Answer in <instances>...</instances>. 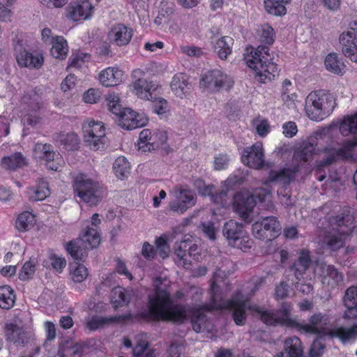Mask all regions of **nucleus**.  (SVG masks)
Instances as JSON below:
<instances>
[{"label": "nucleus", "instance_id": "f257e3e1", "mask_svg": "<svg viewBox=\"0 0 357 357\" xmlns=\"http://www.w3.org/2000/svg\"><path fill=\"white\" fill-rule=\"evenodd\" d=\"M211 303L200 305L193 312L191 324L196 333H211L213 331V324L204 312L219 309H231L234 321L238 326L245 324L247 318L246 310L257 312L260 319L266 325L292 326L294 324L290 317L292 310L290 303H282L278 310H265L257 305H250V297L243 294L241 291H238L231 299L225 300L215 281L211 282Z\"/></svg>", "mask_w": 357, "mask_h": 357}, {"label": "nucleus", "instance_id": "f03ea898", "mask_svg": "<svg viewBox=\"0 0 357 357\" xmlns=\"http://www.w3.org/2000/svg\"><path fill=\"white\" fill-rule=\"evenodd\" d=\"M170 284L166 278H155L154 293L149 296V312L153 319L181 324L188 318L187 309L183 305L174 303L168 289Z\"/></svg>", "mask_w": 357, "mask_h": 357}, {"label": "nucleus", "instance_id": "7ed1b4c3", "mask_svg": "<svg viewBox=\"0 0 357 357\" xmlns=\"http://www.w3.org/2000/svg\"><path fill=\"white\" fill-rule=\"evenodd\" d=\"M340 131L344 136H349L351 134L357 135V114L345 117L340 125ZM356 146L357 137H356L353 140L344 141L341 147L336 148L333 145L326 146L323 149L324 156L319 162L318 167L328 166L337 160L350 157L352 150Z\"/></svg>", "mask_w": 357, "mask_h": 357}, {"label": "nucleus", "instance_id": "20e7f679", "mask_svg": "<svg viewBox=\"0 0 357 357\" xmlns=\"http://www.w3.org/2000/svg\"><path fill=\"white\" fill-rule=\"evenodd\" d=\"M273 59L266 45L247 47L243 54L245 63L257 73L263 82L266 79L271 81L278 75V65Z\"/></svg>", "mask_w": 357, "mask_h": 357}, {"label": "nucleus", "instance_id": "39448f33", "mask_svg": "<svg viewBox=\"0 0 357 357\" xmlns=\"http://www.w3.org/2000/svg\"><path fill=\"white\" fill-rule=\"evenodd\" d=\"M351 218L342 215L331 217L328 227L321 237L319 245L321 249L329 252H336L344 246L346 238L351 229L349 225Z\"/></svg>", "mask_w": 357, "mask_h": 357}, {"label": "nucleus", "instance_id": "423d86ee", "mask_svg": "<svg viewBox=\"0 0 357 357\" xmlns=\"http://www.w3.org/2000/svg\"><path fill=\"white\" fill-rule=\"evenodd\" d=\"M336 106L335 98L333 94L324 90L312 91L305 99V112L307 116L313 121H320L328 116Z\"/></svg>", "mask_w": 357, "mask_h": 357}, {"label": "nucleus", "instance_id": "0eeeda50", "mask_svg": "<svg viewBox=\"0 0 357 357\" xmlns=\"http://www.w3.org/2000/svg\"><path fill=\"white\" fill-rule=\"evenodd\" d=\"M255 197L261 203L263 209L268 211H274L275 207L270 190L262 188L256 189L254 195H237L234 197V211L243 220H248L250 214L253 211L257 203Z\"/></svg>", "mask_w": 357, "mask_h": 357}, {"label": "nucleus", "instance_id": "6e6552de", "mask_svg": "<svg viewBox=\"0 0 357 357\" xmlns=\"http://www.w3.org/2000/svg\"><path fill=\"white\" fill-rule=\"evenodd\" d=\"M73 186L79 199L90 206H96L104 195L102 187L83 173L74 176Z\"/></svg>", "mask_w": 357, "mask_h": 357}, {"label": "nucleus", "instance_id": "1a4fd4ad", "mask_svg": "<svg viewBox=\"0 0 357 357\" xmlns=\"http://www.w3.org/2000/svg\"><path fill=\"white\" fill-rule=\"evenodd\" d=\"M119 96H113V120L121 128L131 130L145 126L149 118L144 113H138L129 107H122Z\"/></svg>", "mask_w": 357, "mask_h": 357}, {"label": "nucleus", "instance_id": "9d476101", "mask_svg": "<svg viewBox=\"0 0 357 357\" xmlns=\"http://www.w3.org/2000/svg\"><path fill=\"white\" fill-rule=\"evenodd\" d=\"M170 195L173 197V199L169 203V208L177 213H184L197 203L196 194L187 187L175 186L170 191Z\"/></svg>", "mask_w": 357, "mask_h": 357}, {"label": "nucleus", "instance_id": "9b49d317", "mask_svg": "<svg viewBox=\"0 0 357 357\" xmlns=\"http://www.w3.org/2000/svg\"><path fill=\"white\" fill-rule=\"evenodd\" d=\"M84 141L92 150L103 149L106 143L105 129L100 121L93 119L86 121L82 126Z\"/></svg>", "mask_w": 357, "mask_h": 357}, {"label": "nucleus", "instance_id": "f8f14e48", "mask_svg": "<svg viewBox=\"0 0 357 357\" xmlns=\"http://www.w3.org/2000/svg\"><path fill=\"white\" fill-rule=\"evenodd\" d=\"M343 54L357 62V21L349 23L347 30L339 36Z\"/></svg>", "mask_w": 357, "mask_h": 357}, {"label": "nucleus", "instance_id": "ddd939ff", "mask_svg": "<svg viewBox=\"0 0 357 357\" xmlns=\"http://www.w3.org/2000/svg\"><path fill=\"white\" fill-rule=\"evenodd\" d=\"M33 155L37 159L44 160L46 167L53 171H59L63 164L61 155L48 144L37 143L33 149Z\"/></svg>", "mask_w": 357, "mask_h": 357}, {"label": "nucleus", "instance_id": "4468645a", "mask_svg": "<svg viewBox=\"0 0 357 357\" xmlns=\"http://www.w3.org/2000/svg\"><path fill=\"white\" fill-rule=\"evenodd\" d=\"M233 80L220 70L215 69L207 72L202 78L200 84L213 91L221 89H229L233 86Z\"/></svg>", "mask_w": 357, "mask_h": 357}, {"label": "nucleus", "instance_id": "2eb2a0df", "mask_svg": "<svg viewBox=\"0 0 357 357\" xmlns=\"http://www.w3.org/2000/svg\"><path fill=\"white\" fill-rule=\"evenodd\" d=\"M242 162L255 169H261L265 164L264 151L261 142H257L251 146L243 149L241 154Z\"/></svg>", "mask_w": 357, "mask_h": 357}, {"label": "nucleus", "instance_id": "dca6fc26", "mask_svg": "<svg viewBox=\"0 0 357 357\" xmlns=\"http://www.w3.org/2000/svg\"><path fill=\"white\" fill-rule=\"evenodd\" d=\"M93 4L89 0H77L66 8V17L77 22L86 20L91 16Z\"/></svg>", "mask_w": 357, "mask_h": 357}, {"label": "nucleus", "instance_id": "f3484780", "mask_svg": "<svg viewBox=\"0 0 357 357\" xmlns=\"http://www.w3.org/2000/svg\"><path fill=\"white\" fill-rule=\"evenodd\" d=\"M6 339L17 347H24L29 341L30 336L20 326L13 323H6L4 326Z\"/></svg>", "mask_w": 357, "mask_h": 357}, {"label": "nucleus", "instance_id": "a211bd4d", "mask_svg": "<svg viewBox=\"0 0 357 357\" xmlns=\"http://www.w3.org/2000/svg\"><path fill=\"white\" fill-rule=\"evenodd\" d=\"M343 275L333 265H321V281L328 289H333L343 282Z\"/></svg>", "mask_w": 357, "mask_h": 357}, {"label": "nucleus", "instance_id": "6ab92c4d", "mask_svg": "<svg viewBox=\"0 0 357 357\" xmlns=\"http://www.w3.org/2000/svg\"><path fill=\"white\" fill-rule=\"evenodd\" d=\"M298 169V165H294L293 167H284L279 171L271 170L263 184L267 185L268 183L273 182L289 184L294 179Z\"/></svg>", "mask_w": 357, "mask_h": 357}, {"label": "nucleus", "instance_id": "aec40b11", "mask_svg": "<svg viewBox=\"0 0 357 357\" xmlns=\"http://www.w3.org/2000/svg\"><path fill=\"white\" fill-rule=\"evenodd\" d=\"M16 60L17 63L22 67L35 69L40 68L44 63V58L42 54H33L25 50L19 51L16 55Z\"/></svg>", "mask_w": 357, "mask_h": 357}, {"label": "nucleus", "instance_id": "412c9836", "mask_svg": "<svg viewBox=\"0 0 357 357\" xmlns=\"http://www.w3.org/2000/svg\"><path fill=\"white\" fill-rule=\"evenodd\" d=\"M133 90L135 95L144 100H152L153 93L156 91L158 85L152 81L138 78L133 84Z\"/></svg>", "mask_w": 357, "mask_h": 357}, {"label": "nucleus", "instance_id": "4be33fe9", "mask_svg": "<svg viewBox=\"0 0 357 357\" xmlns=\"http://www.w3.org/2000/svg\"><path fill=\"white\" fill-rule=\"evenodd\" d=\"M328 322V317L321 312L314 313L310 317L309 324L302 325L300 330L312 334L319 333Z\"/></svg>", "mask_w": 357, "mask_h": 357}, {"label": "nucleus", "instance_id": "5701e85b", "mask_svg": "<svg viewBox=\"0 0 357 357\" xmlns=\"http://www.w3.org/2000/svg\"><path fill=\"white\" fill-rule=\"evenodd\" d=\"M222 234L230 245L234 244L245 231L241 223L230 220L225 223Z\"/></svg>", "mask_w": 357, "mask_h": 357}, {"label": "nucleus", "instance_id": "b1692460", "mask_svg": "<svg viewBox=\"0 0 357 357\" xmlns=\"http://www.w3.org/2000/svg\"><path fill=\"white\" fill-rule=\"evenodd\" d=\"M133 36V30L123 24L113 28V43L119 47L128 45Z\"/></svg>", "mask_w": 357, "mask_h": 357}, {"label": "nucleus", "instance_id": "393cba45", "mask_svg": "<svg viewBox=\"0 0 357 357\" xmlns=\"http://www.w3.org/2000/svg\"><path fill=\"white\" fill-rule=\"evenodd\" d=\"M171 89L177 97L183 98L190 89L188 76L184 73L176 74L172 78Z\"/></svg>", "mask_w": 357, "mask_h": 357}, {"label": "nucleus", "instance_id": "a878e982", "mask_svg": "<svg viewBox=\"0 0 357 357\" xmlns=\"http://www.w3.org/2000/svg\"><path fill=\"white\" fill-rule=\"evenodd\" d=\"M91 248L77 238L70 241L66 245V250L71 257L77 261H84L88 256V250Z\"/></svg>", "mask_w": 357, "mask_h": 357}, {"label": "nucleus", "instance_id": "bb28decb", "mask_svg": "<svg viewBox=\"0 0 357 357\" xmlns=\"http://www.w3.org/2000/svg\"><path fill=\"white\" fill-rule=\"evenodd\" d=\"M214 50L218 57L222 60L227 59L232 52L234 39L229 36H223L213 42Z\"/></svg>", "mask_w": 357, "mask_h": 357}, {"label": "nucleus", "instance_id": "cd10ccee", "mask_svg": "<svg viewBox=\"0 0 357 357\" xmlns=\"http://www.w3.org/2000/svg\"><path fill=\"white\" fill-rule=\"evenodd\" d=\"M27 192L33 202L44 200L50 194L48 183L43 178L38 180L36 187L29 188Z\"/></svg>", "mask_w": 357, "mask_h": 357}, {"label": "nucleus", "instance_id": "c85d7f7f", "mask_svg": "<svg viewBox=\"0 0 357 357\" xmlns=\"http://www.w3.org/2000/svg\"><path fill=\"white\" fill-rule=\"evenodd\" d=\"M112 324V317H102L98 315L89 316L86 317L84 327L89 331H95L102 329Z\"/></svg>", "mask_w": 357, "mask_h": 357}, {"label": "nucleus", "instance_id": "c756f323", "mask_svg": "<svg viewBox=\"0 0 357 357\" xmlns=\"http://www.w3.org/2000/svg\"><path fill=\"white\" fill-rule=\"evenodd\" d=\"M331 335L337 337L343 344L354 342L357 338V325H353L349 328H335L331 331Z\"/></svg>", "mask_w": 357, "mask_h": 357}, {"label": "nucleus", "instance_id": "7c9ffc66", "mask_svg": "<svg viewBox=\"0 0 357 357\" xmlns=\"http://www.w3.org/2000/svg\"><path fill=\"white\" fill-rule=\"evenodd\" d=\"M260 220L264 228L267 231L270 241L276 238L281 234L282 225L278 218L266 216L261 218Z\"/></svg>", "mask_w": 357, "mask_h": 357}, {"label": "nucleus", "instance_id": "2f4dec72", "mask_svg": "<svg viewBox=\"0 0 357 357\" xmlns=\"http://www.w3.org/2000/svg\"><path fill=\"white\" fill-rule=\"evenodd\" d=\"M291 0H264V7L268 13L275 16H283L287 13L286 5Z\"/></svg>", "mask_w": 357, "mask_h": 357}, {"label": "nucleus", "instance_id": "473e14b6", "mask_svg": "<svg viewBox=\"0 0 357 357\" xmlns=\"http://www.w3.org/2000/svg\"><path fill=\"white\" fill-rule=\"evenodd\" d=\"M284 350L287 353V357H303L301 342L296 336L285 340Z\"/></svg>", "mask_w": 357, "mask_h": 357}, {"label": "nucleus", "instance_id": "72a5a7b5", "mask_svg": "<svg viewBox=\"0 0 357 357\" xmlns=\"http://www.w3.org/2000/svg\"><path fill=\"white\" fill-rule=\"evenodd\" d=\"M26 164V158L21 153H15L11 155L3 157L1 161L2 167L8 170H15Z\"/></svg>", "mask_w": 357, "mask_h": 357}, {"label": "nucleus", "instance_id": "f704fd0d", "mask_svg": "<svg viewBox=\"0 0 357 357\" xmlns=\"http://www.w3.org/2000/svg\"><path fill=\"white\" fill-rule=\"evenodd\" d=\"M326 68L332 73L342 75L344 72V64L335 53L329 54L325 59Z\"/></svg>", "mask_w": 357, "mask_h": 357}, {"label": "nucleus", "instance_id": "c9c22d12", "mask_svg": "<svg viewBox=\"0 0 357 357\" xmlns=\"http://www.w3.org/2000/svg\"><path fill=\"white\" fill-rule=\"evenodd\" d=\"M15 295L13 289L8 285L0 286V307L9 310L13 307Z\"/></svg>", "mask_w": 357, "mask_h": 357}, {"label": "nucleus", "instance_id": "e433bc0d", "mask_svg": "<svg viewBox=\"0 0 357 357\" xmlns=\"http://www.w3.org/2000/svg\"><path fill=\"white\" fill-rule=\"evenodd\" d=\"M51 54L56 59H64L68 52L67 41L62 36L54 37L52 43Z\"/></svg>", "mask_w": 357, "mask_h": 357}, {"label": "nucleus", "instance_id": "4c0bfd02", "mask_svg": "<svg viewBox=\"0 0 357 357\" xmlns=\"http://www.w3.org/2000/svg\"><path fill=\"white\" fill-rule=\"evenodd\" d=\"M77 239L82 241L84 244L87 245L88 248L93 249L100 244V236L96 229L87 226L85 232Z\"/></svg>", "mask_w": 357, "mask_h": 357}, {"label": "nucleus", "instance_id": "58836bf2", "mask_svg": "<svg viewBox=\"0 0 357 357\" xmlns=\"http://www.w3.org/2000/svg\"><path fill=\"white\" fill-rule=\"evenodd\" d=\"M89 276L87 268L79 263H73L70 265V280L75 283H81Z\"/></svg>", "mask_w": 357, "mask_h": 357}, {"label": "nucleus", "instance_id": "ea45409f", "mask_svg": "<svg viewBox=\"0 0 357 357\" xmlns=\"http://www.w3.org/2000/svg\"><path fill=\"white\" fill-rule=\"evenodd\" d=\"M113 172L116 176L123 180L130 174V163L124 156L117 158L113 163Z\"/></svg>", "mask_w": 357, "mask_h": 357}, {"label": "nucleus", "instance_id": "a19ab883", "mask_svg": "<svg viewBox=\"0 0 357 357\" xmlns=\"http://www.w3.org/2000/svg\"><path fill=\"white\" fill-rule=\"evenodd\" d=\"M56 141L63 145L66 149H76L79 144V137L75 132L60 133L56 137Z\"/></svg>", "mask_w": 357, "mask_h": 357}, {"label": "nucleus", "instance_id": "79ce46f5", "mask_svg": "<svg viewBox=\"0 0 357 357\" xmlns=\"http://www.w3.org/2000/svg\"><path fill=\"white\" fill-rule=\"evenodd\" d=\"M36 222L35 216L30 212L25 211L21 213L16 220V228L20 231L29 230Z\"/></svg>", "mask_w": 357, "mask_h": 357}, {"label": "nucleus", "instance_id": "37998d69", "mask_svg": "<svg viewBox=\"0 0 357 357\" xmlns=\"http://www.w3.org/2000/svg\"><path fill=\"white\" fill-rule=\"evenodd\" d=\"M188 245L189 238H187L177 243L175 249V255L177 258L176 262L178 264L183 266V267H188L190 265V262L188 259V255L186 253Z\"/></svg>", "mask_w": 357, "mask_h": 357}, {"label": "nucleus", "instance_id": "c03bdc74", "mask_svg": "<svg viewBox=\"0 0 357 357\" xmlns=\"http://www.w3.org/2000/svg\"><path fill=\"white\" fill-rule=\"evenodd\" d=\"M130 299V294L124 288L118 287L113 289V304L115 307L127 305Z\"/></svg>", "mask_w": 357, "mask_h": 357}, {"label": "nucleus", "instance_id": "a18cd8bd", "mask_svg": "<svg viewBox=\"0 0 357 357\" xmlns=\"http://www.w3.org/2000/svg\"><path fill=\"white\" fill-rule=\"evenodd\" d=\"M260 40L265 45H271L275 41V33L274 29L268 24H262L259 29Z\"/></svg>", "mask_w": 357, "mask_h": 357}, {"label": "nucleus", "instance_id": "49530a36", "mask_svg": "<svg viewBox=\"0 0 357 357\" xmlns=\"http://www.w3.org/2000/svg\"><path fill=\"white\" fill-rule=\"evenodd\" d=\"M167 141V135L163 131L151 132V139L149 142L148 151L160 148Z\"/></svg>", "mask_w": 357, "mask_h": 357}, {"label": "nucleus", "instance_id": "de8ad7c7", "mask_svg": "<svg viewBox=\"0 0 357 357\" xmlns=\"http://www.w3.org/2000/svg\"><path fill=\"white\" fill-rule=\"evenodd\" d=\"M193 184L194 187L202 197L208 196L211 198L216 188L213 185H206L205 182L200 178L195 179Z\"/></svg>", "mask_w": 357, "mask_h": 357}, {"label": "nucleus", "instance_id": "09e8293b", "mask_svg": "<svg viewBox=\"0 0 357 357\" xmlns=\"http://www.w3.org/2000/svg\"><path fill=\"white\" fill-rule=\"evenodd\" d=\"M153 102V110L158 115L167 113L169 110L167 101L162 98H157L153 96V98L151 100Z\"/></svg>", "mask_w": 357, "mask_h": 357}, {"label": "nucleus", "instance_id": "8fccbe9b", "mask_svg": "<svg viewBox=\"0 0 357 357\" xmlns=\"http://www.w3.org/2000/svg\"><path fill=\"white\" fill-rule=\"evenodd\" d=\"M252 125L260 137H265L270 131V125L267 119L257 118L253 120Z\"/></svg>", "mask_w": 357, "mask_h": 357}, {"label": "nucleus", "instance_id": "3c124183", "mask_svg": "<svg viewBox=\"0 0 357 357\" xmlns=\"http://www.w3.org/2000/svg\"><path fill=\"white\" fill-rule=\"evenodd\" d=\"M151 139V130L149 129L142 130L139 135V139L137 142L138 149L144 152L148 151L149 148V142Z\"/></svg>", "mask_w": 357, "mask_h": 357}, {"label": "nucleus", "instance_id": "603ef678", "mask_svg": "<svg viewBox=\"0 0 357 357\" xmlns=\"http://www.w3.org/2000/svg\"><path fill=\"white\" fill-rule=\"evenodd\" d=\"M211 201L216 205L224 207L228 201L227 192L223 189H215L213 195L211 197Z\"/></svg>", "mask_w": 357, "mask_h": 357}, {"label": "nucleus", "instance_id": "864d4df0", "mask_svg": "<svg viewBox=\"0 0 357 357\" xmlns=\"http://www.w3.org/2000/svg\"><path fill=\"white\" fill-rule=\"evenodd\" d=\"M252 231L253 236L256 238H257L259 240L264 241H270V238L268 237L267 231L264 228L263 224H262L261 220L255 222L252 225Z\"/></svg>", "mask_w": 357, "mask_h": 357}, {"label": "nucleus", "instance_id": "5fc2aeb1", "mask_svg": "<svg viewBox=\"0 0 357 357\" xmlns=\"http://www.w3.org/2000/svg\"><path fill=\"white\" fill-rule=\"evenodd\" d=\"M314 147L310 143L304 145L301 150L297 151L294 157L296 160L307 162L308 161L312 155L314 154Z\"/></svg>", "mask_w": 357, "mask_h": 357}, {"label": "nucleus", "instance_id": "6e6d98bb", "mask_svg": "<svg viewBox=\"0 0 357 357\" xmlns=\"http://www.w3.org/2000/svg\"><path fill=\"white\" fill-rule=\"evenodd\" d=\"M254 242L249 236L243 234L234 244L230 245L244 252H248L253 246Z\"/></svg>", "mask_w": 357, "mask_h": 357}, {"label": "nucleus", "instance_id": "4d7b16f0", "mask_svg": "<svg viewBox=\"0 0 357 357\" xmlns=\"http://www.w3.org/2000/svg\"><path fill=\"white\" fill-rule=\"evenodd\" d=\"M343 302L345 306H357V287H349L344 294Z\"/></svg>", "mask_w": 357, "mask_h": 357}, {"label": "nucleus", "instance_id": "13d9d810", "mask_svg": "<svg viewBox=\"0 0 357 357\" xmlns=\"http://www.w3.org/2000/svg\"><path fill=\"white\" fill-rule=\"evenodd\" d=\"M35 262L33 260L26 261L20 273L19 277L21 280H26L32 278L35 273Z\"/></svg>", "mask_w": 357, "mask_h": 357}, {"label": "nucleus", "instance_id": "bf43d9fd", "mask_svg": "<svg viewBox=\"0 0 357 357\" xmlns=\"http://www.w3.org/2000/svg\"><path fill=\"white\" fill-rule=\"evenodd\" d=\"M112 68L109 67L100 71L98 75L100 84L105 87L112 86Z\"/></svg>", "mask_w": 357, "mask_h": 357}, {"label": "nucleus", "instance_id": "052dcab7", "mask_svg": "<svg viewBox=\"0 0 357 357\" xmlns=\"http://www.w3.org/2000/svg\"><path fill=\"white\" fill-rule=\"evenodd\" d=\"M126 79L125 68L120 66L113 67V86H117Z\"/></svg>", "mask_w": 357, "mask_h": 357}, {"label": "nucleus", "instance_id": "680f3d73", "mask_svg": "<svg viewBox=\"0 0 357 357\" xmlns=\"http://www.w3.org/2000/svg\"><path fill=\"white\" fill-rule=\"evenodd\" d=\"M115 261H116L115 272L121 275L125 276L128 280H132L133 278L132 275L128 271L126 263L119 258H116L115 259Z\"/></svg>", "mask_w": 357, "mask_h": 357}, {"label": "nucleus", "instance_id": "e2e57ef3", "mask_svg": "<svg viewBox=\"0 0 357 357\" xmlns=\"http://www.w3.org/2000/svg\"><path fill=\"white\" fill-rule=\"evenodd\" d=\"M174 5L172 3L167 1H161L159 6L158 13L163 17L165 20H168L169 16L174 13Z\"/></svg>", "mask_w": 357, "mask_h": 357}, {"label": "nucleus", "instance_id": "0e129e2a", "mask_svg": "<svg viewBox=\"0 0 357 357\" xmlns=\"http://www.w3.org/2000/svg\"><path fill=\"white\" fill-rule=\"evenodd\" d=\"M50 260L52 268L59 273H61L66 266V261L65 258L62 257L51 255L50 256Z\"/></svg>", "mask_w": 357, "mask_h": 357}, {"label": "nucleus", "instance_id": "69168bd1", "mask_svg": "<svg viewBox=\"0 0 357 357\" xmlns=\"http://www.w3.org/2000/svg\"><path fill=\"white\" fill-rule=\"evenodd\" d=\"M155 244L160 256L162 258L168 257L170 250L167 241L163 237H160L156 239Z\"/></svg>", "mask_w": 357, "mask_h": 357}, {"label": "nucleus", "instance_id": "338daca9", "mask_svg": "<svg viewBox=\"0 0 357 357\" xmlns=\"http://www.w3.org/2000/svg\"><path fill=\"white\" fill-rule=\"evenodd\" d=\"M324 349V344L319 339L315 340L310 349V357H320L323 354Z\"/></svg>", "mask_w": 357, "mask_h": 357}, {"label": "nucleus", "instance_id": "774afa93", "mask_svg": "<svg viewBox=\"0 0 357 357\" xmlns=\"http://www.w3.org/2000/svg\"><path fill=\"white\" fill-rule=\"evenodd\" d=\"M296 261L301 264V266H305L308 269L312 264L310 252L305 249L301 250L298 253V259Z\"/></svg>", "mask_w": 357, "mask_h": 357}]
</instances>
